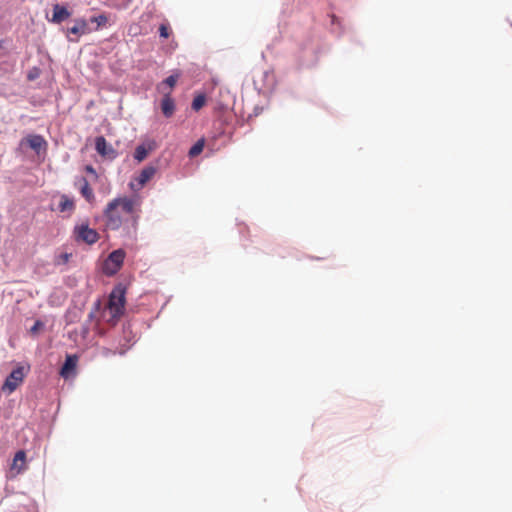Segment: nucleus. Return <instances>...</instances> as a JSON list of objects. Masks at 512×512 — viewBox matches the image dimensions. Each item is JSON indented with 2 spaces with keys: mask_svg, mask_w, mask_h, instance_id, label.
<instances>
[{
  "mask_svg": "<svg viewBox=\"0 0 512 512\" xmlns=\"http://www.w3.org/2000/svg\"><path fill=\"white\" fill-rule=\"evenodd\" d=\"M43 327V323L40 320L35 321L34 325L30 328L32 334H36Z\"/></svg>",
  "mask_w": 512,
  "mask_h": 512,
  "instance_id": "nucleus-23",
  "label": "nucleus"
},
{
  "mask_svg": "<svg viewBox=\"0 0 512 512\" xmlns=\"http://www.w3.org/2000/svg\"><path fill=\"white\" fill-rule=\"evenodd\" d=\"M26 372L23 366H17L5 379L1 390L5 393H13L24 381Z\"/></svg>",
  "mask_w": 512,
  "mask_h": 512,
  "instance_id": "nucleus-5",
  "label": "nucleus"
},
{
  "mask_svg": "<svg viewBox=\"0 0 512 512\" xmlns=\"http://www.w3.org/2000/svg\"><path fill=\"white\" fill-rule=\"evenodd\" d=\"M179 76L180 75L178 73L170 75L158 85V90L161 91L163 94L171 92V90L175 87Z\"/></svg>",
  "mask_w": 512,
  "mask_h": 512,
  "instance_id": "nucleus-17",
  "label": "nucleus"
},
{
  "mask_svg": "<svg viewBox=\"0 0 512 512\" xmlns=\"http://www.w3.org/2000/svg\"><path fill=\"white\" fill-rule=\"evenodd\" d=\"M156 172L157 168L155 166L148 165L144 167L139 175L129 183L131 190L139 191L142 189L144 185L154 177Z\"/></svg>",
  "mask_w": 512,
  "mask_h": 512,
  "instance_id": "nucleus-6",
  "label": "nucleus"
},
{
  "mask_svg": "<svg viewBox=\"0 0 512 512\" xmlns=\"http://www.w3.org/2000/svg\"><path fill=\"white\" fill-rule=\"evenodd\" d=\"M78 358L76 355H67L65 362L60 370V375L67 379L75 371Z\"/></svg>",
  "mask_w": 512,
  "mask_h": 512,
  "instance_id": "nucleus-13",
  "label": "nucleus"
},
{
  "mask_svg": "<svg viewBox=\"0 0 512 512\" xmlns=\"http://www.w3.org/2000/svg\"><path fill=\"white\" fill-rule=\"evenodd\" d=\"M156 147H157V144H156L155 140H152V139L146 140L145 142H143L142 144L138 145L135 148L134 159L138 163L144 161L147 158V156L149 155V153L152 152L153 150H155Z\"/></svg>",
  "mask_w": 512,
  "mask_h": 512,
  "instance_id": "nucleus-9",
  "label": "nucleus"
},
{
  "mask_svg": "<svg viewBox=\"0 0 512 512\" xmlns=\"http://www.w3.org/2000/svg\"><path fill=\"white\" fill-rule=\"evenodd\" d=\"M90 22L96 23V27L93 30H98L100 27H103L107 24L108 18L105 14H101L98 16L91 17Z\"/></svg>",
  "mask_w": 512,
  "mask_h": 512,
  "instance_id": "nucleus-19",
  "label": "nucleus"
},
{
  "mask_svg": "<svg viewBox=\"0 0 512 512\" xmlns=\"http://www.w3.org/2000/svg\"><path fill=\"white\" fill-rule=\"evenodd\" d=\"M26 469V453L24 450H19L16 452L13 458L12 464L10 466V471L13 474V476H16L23 473Z\"/></svg>",
  "mask_w": 512,
  "mask_h": 512,
  "instance_id": "nucleus-10",
  "label": "nucleus"
},
{
  "mask_svg": "<svg viewBox=\"0 0 512 512\" xmlns=\"http://www.w3.org/2000/svg\"><path fill=\"white\" fill-rule=\"evenodd\" d=\"M72 257L71 253H61L54 258V265L61 266L65 265L69 262L70 258Z\"/></svg>",
  "mask_w": 512,
  "mask_h": 512,
  "instance_id": "nucleus-20",
  "label": "nucleus"
},
{
  "mask_svg": "<svg viewBox=\"0 0 512 512\" xmlns=\"http://www.w3.org/2000/svg\"><path fill=\"white\" fill-rule=\"evenodd\" d=\"M206 103V98L204 95H198L193 99L192 109L195 111L200 110Z\"/></svg>",
  "mask_w": 512,
  "mask_h": 512,
  "instance_id": "nucleus-21",
  "label": "nucleus"
},
{
  "mask_svg": "<svg viewBox=\"0 0 512 512\" xmlns=\"http://www.w3.org/2000/svg\"><path fill=\"white\" fill-rule=\"evenodd\" d=\"M86 170H87L88 172H90V173H95V170H94V168H93L92 166H87V167H86Z\"/></svg>",
  "mask_w": 512,
  "mask_h": 512,
  "instance_id": "nucleus-24",
  "label": "nucleus"
},
{
  "mask_svg": "<svg viewBox=\"0 0 512 512\" xmlns=\"http://www.w3.org/2000/svg\"><path fill=\"white\" fill-rule=\"evenodd\" d=\"M91 31L92 29L89 27L88 21L84 18H78L74 20V25L71 28H68L67 34L82 36L90 33Z\"/></svg>",
  "mask_w": 512,
  "mask_h": 512,
  "instance_id": "nucleus-11",
  "label": "nucleus"
},
{
  "mask_svg": "<svg viewBox=\"0 0 512 512\" xmlns=\"http://www.w3.org/2000/svg\"><path fill=\"white\" fill-rule=\"evenodd\" d=\"M125 255L123 249H117L111 252L103 264L104 274L107 276L115 275L121 269Z\"/></svg>",
  "mask_w": 512,
  "mask_h": 512,
  "instance_id": "nucleus-3",
  "label": "nucleus"
},
{
  "mask_svg": "<svg viewBox=\"0 0 512 512\" xmlns=\"http://www.w3.org/2000/svg\"><path fill=\"white\" fill-rule=\"evenodd\" d=\"M74 238L77 242H83L88 245L96 243L100 236L99 233L90 228L88 223L77 224L73 230Z\"/></svg>",
  "mask_w": 512,
  "mask_h": 512,
  "instance_id": "nucleus-4",
  "label": "nucleus"
},
{
  "mask_svg": "<svg viewBox=\"0 0 512 512\" xmlns=\"http://www.w3.org/2000/svg\"><path fill=\"white\" fill-rule=\"evenodd\" d=\"M140 206L141 199L138 196H124L113 199L107 204L103 212L106 228L118 230L131 219V227L133 231H136Z\"/></svg>",
  "mask_w": 512,
  "mask_h": 512,
  "instance_id": "nucleus-1",
  "label": "nucleus"
},
{
  "mask_svg": "<svg viewBox=\"0 0 512 512\" xmlns=\"http://www.w3.org/2000/svg\"><path fill=\"white\" fill-rule=\"evenodd\" d=\"M159 34L163 38H168L169 37V29H168V27L166 25H164V24L160 25V27H159Z\"/></svg>",
  "mask_w": 512,
  "mask_h": 512,
  "instance_id": "nucleus-22",
  "label": "nucleus"
},
{
  "mask_svg": "<svg viewBox=\"0 0 512 512\" xmlns=\"http://www.w3.org/2000/svg\"><path fill=\"white\" fill-rule=\"evenodd\" d=\"M125 292V288L121 285H118L110 293L106 306V310L110 314V317L107 320L109 323L115 324L116 321L123 315L126 303Z\"/></svg>",
  "mask_w": 512,
  "mask_h": 512,
  "instance_id": "nucleus-2",
  "label": "nucleus"
},
{
  "mask_svg": "<svg viewBox=\"0 0 512 512\" xmlns=\"http://www.w3.org/2000/svg\"><path fill=\"white\" fill-rule=\"evenodd\" d=\"M205 140L204 138L199 139L189 150L188 155L191 158L198 156L204 149Z\"/></svg>",
  "mask_w": 512,
  "mask_h": 512,
  "instance_id": "nucleus-18",
  "label": "nucleus"
},
{
  "mask_svg": "<svg viewBox=\"0 0 512 512\" xmlns=\"http://www.w3.org/2000/svg\"><path fill=\"white\" fill-rule=\"evenodd\" d=\"M160 106L161 111L166 118H170L173 116L175 112V101L171 97L170 92L164 93Z\"/></svg>",
  "mask_w": 512,
  "mask_h": 512,
  "instance_id": "nucleus-12",
  "label": "nucleus"
},
{
  "mask_svg": "<svg viewBox=\"0 0 512 512\" xmlns=\"http://www.w3.org/2000/svg\"><path fill=\"white\" fill-rule=\"evenodd\" d=\"M71 16L70 11L65 6L60 4H55L53 6V14L51 18V22L59 24L69 18Z\"/></svg>",
  "mask_w": 512,
  "mask_h": 512,
  "instance_id": "nucleus-14",
  "label": "nucleus"
},
{
  "mask_svg": "<svg viewBox=\"0 0 512 512\" xmlns=\"http://www.w3.org/2000/svg\"><path fill=\"white\" fill-rule=\"evenodd\" d=\"M20 145H26L32 150H34L37 154H39L41 150H46L47 141L44 139L42 135L29 134L21 140Z\"/></svg>",
  "mask_w": 512,
  "mask_h": 512,
  "instance_id": "nucleus-7",
  "label": "nucleus"
},
{
  "mask_svg": "<svg viewBox=\"0 0 512 512\" xmlns=\"http://www.w3.org/2000/svg\"><path fill=\"white\" fill-rule=\"evenodd\" d=\"M80 193L89 202L93 203L95 200L93 189L90 187L86 178L80 179Z\"/></svg>",
  "mask_w": 512,
  "mask_h": 512,
  "instance_id": "nucleus-15",
  "label": "nucleus"
},
{
  "mask_svg": "<svg viewBox=\"0 0 512 512\" xmlns=\"http://www.w3.org/2000/svg\"><path fill=\"white\" fill-rule=\"evenodd\" d=\"M58 210L61 213L69 212V214H72L73 211L75 210L74 200L69 198L67 195L62 194L60 196V202H59V205H58Z\"/></svg>",
  "mask_w": 512,
  "mask_h": 512,
  "instance_id": "nucleus-16",
  "label": "nucleus"
},
{
  "mask_svg": "<svg viewBox=\"0 0 512 512\" xmlns=\"http://www.w3.org/2000/svg\"><path fill=\"white\" fill-rule=\"evenodd\" d=\"M95 149L102 157L108 159H115L117 153L115 149L106 141L103 136H98L95 139Z\"/></svg>",
  "mask_w": 512,
  "mask_h": 512,
  "instance_id": "nucleus-8",
  "label": "nucleus"
}]
</instances>
